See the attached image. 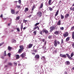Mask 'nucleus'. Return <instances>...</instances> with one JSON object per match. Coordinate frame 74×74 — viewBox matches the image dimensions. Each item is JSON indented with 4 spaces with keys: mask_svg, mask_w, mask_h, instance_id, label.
<instances>
[{
    "mask_svg": "<svg viewBox=\"0 0 74 74\" xmlns=\"http://www.w3.org/2000/svg\"><path fill=\"white\" fill-rule=\"evenodd\" d=\"M19 4H21V0H19Z\"/></svg>",
    "mask_w": 74,
    "mask_h": 74,
    "instance_id": "nucleus-47",
    "label": "nucleus"
},
{
    "mask_svg": "<svg viewBox=\"0 0 74 74\" xmlns=\"http://www.w3.org/2000/svg\"><path fill=\"white\" fill-rule=\"evenodd\" d=\"M18 12H19V11H17L16 12V14H18Z\"/></svg>",
    "mask_w": 74,
    "mask_h": 74,
    "instance_id": "nucleus-61",
    "label": "nucleus"
},
{
    "mask_svg": "<svg viewBox=\"0 0 74 74\" xmlns=\"http://www.w3.org/2000/svg\"><path fill=\"white\" fill-rule=\"evenodd\" d=\"M22 19H20L19 20V23H21V22H22Z\"/></svg>",
    "mask_w": 74,
    "mask_h": 74,
    "instance_id": "nucleus-45",
    "label": "nucleus"
},
{
    "mask_svg": "<svg viewBox=\"0 0 74 74\" xmlns=\"http://www.w3.org/2000/svg\"><path fill=\"white\" fill-rule=\"evenodd\" d=\"M33 44H29L28 45H27V47H28V48H31L33 47Z\"/></svg>",
    "mask_w": 74,
    "mask_h": 74,
    "instance_id": "nucleus-9",
    "label": "nucleus"
},
{
    "mask_svg": "<svg viewBox=\"0 0 74 74\" xmlns=\"http://www.w3.org/2000/svg\"><path fill=\"white\" fill-rule=\"evenodd\" d=\"M41 58L43 60H44L45 61V56H43L41 57Z\"/></svg>",
    "mask_w": 74,
    "mask_h": 74,
    "instance_id": "nucleus-24",
    "label": "nucleus"
},
{
    "mask_svg": "<svg viewBox=\"0 0 74 74\" xmlns=\"http://www.w3.org/2000/svg\"><path fill=\"white\" fill-rule=\"evenodd\" d=\"M18 20H19V16H18V17H16V21H18Z\"/></svg>",
    "mask_w": 74,
    "mask_h": 74,
    "instance_id": "nucleus-43",
    "label": "nucleus"
},
{
    "mask_svg": "<svg viewBox=\"0 0 74 74\" xmlns=\"http://www.w3.org/2000/svg\"><path fill=\"white\" fill-rule=\"evenodd\" d=\"M64 74H68L67 73V72H66V71H65V72L64 73Z\"/></svg>",
    "mask_w": 74,
    "mask_h": 74,
    "instance_id": "nucleus-51",
    "label": "nucleus"
},
{
    "mask_svg": "<svg viewBox=\"0 0 74 74\" xmlns=\"http://www.w3.org/2000/svg\"><path fill=\"white\" fill-rule=\"evenodd\" d=\"M1 59H4V57L2 56L1 57Z\"/></svg>",
    "mask_w": 74,
    "mask_h": 74,
    "instance_id": "nucleus-55",
    "label": "nucleus"
},
{
    "mask_svg": "<svg viewBox=\"0 0 74 74\" xmlns=\"http://www.w3.org/2000/svg\"><path fill=\"white\" fill-rule=\"evenodd\" d=\"M34 8H36V6L35 5H34L33 6L31 11V14H32V13L33 12V11H34Z\"/></svg>",
    "mask_w": 74,
    "mask_h": 74,
    "instance_id": "nucleus-11",
    "label": "nucleus"
},
{
    "mask_svg": "<svg viewBox=\"0 0 74 74\" xmlns=\"http://www.w3.org/2000/svg\"><path fill=\"white\" fill-rule=\"evenodd\" d=\"M52 36H51L50 35L49 36L48 38L49 39H52Z\"/></svg>",
    "mask_w": 74,
    "mask_h": 74,
    "instance_id": "nucleus-28",
    "label": "nucleus"
},
{
    "mask_svg": "<svg viewBox=\"0 0 74 74\" xmlns=\"http://www.w3.org/2000/svg\"><path fill=\"white\" fill-rule=\"evenodd\" d=\"M10 23H8V26H10Z\"/></svg>",
    "mask_w": 74,
    "mask_h": 74,
    "instance_id": "nucleus-62",
    "label": "nucleus"
},
{
    "mask_svg": "<svg viewBox=\"0 0 74 74\" xmlns=\"http://www.w3.org/2000/svg\"><path fill=\"white\" fill-rule=\"evenodd\" d=\"M21 58H24L26 56V53H23L21 55Z\"/></svg>",
    "mask_w": 74,
    "mask_h": 74,
    "instance_id": "nucleus-12",
    "label": "nucleus"
},
{
    "mask_svg": "<svg viewBox=\"0 0 74 74\" xmlns=\"http://www.w3.org/2000/svg\"><path fill=\"white\" fill-rule=\"evenodd\" d=\"M19 47L20 48V49H24V46L23 45H20L19 46Z\"/></svg>",
    "mask_w": 74,
    "mask_h": 74,
    "instance_id": "nucleus-15",
    "label": "nucleus"
},
{
    "mask_svg": "<svg viewBox=\"0 0 74 74\" xmlns=\"http://www.w3.org/2000/svg\"><path fill=\"white\" fill-rule=\"evenodd\" d=\"M42 3L40 5V7L38 8L39 10H40V9H41L43 7V3Z\"/></svg>",
    "mask_w": 74,
    "mask_h": 74,
    "instance_id": "nucleus-13",
    "label": "nucleus"
},
{
    "mask_svg": "<svg viewBox=\"0 0 74 74\" xmlns=\"http://www.w3.org/2000/svg\"><path fill=\"white\" fill-rule=\"evenodd\" d=\"M65 64L66 65H69V64H70V62H69V61H67L66 62Z\"/></svg>",
    "mask_w": 74,
    "mask_h": 74,
    "instance_id": "nucleus-16",
    "label": "nucleus"
},
{
    "mask_svg": "<svg viewBox=\"0 0 74 74\" xmlns=\"http://www.w3.org/2000/svg\"><path fill=\"white\" fill-rule=\"evenodd\" d=\"M59 10H58L56 13L55 16H56L57 15L59 14Z\"/></svg>",
    "mask_w": 74,
    "mask_h": 74,
    "instance_id": "nucleus-18",
    "label": "nucleus"
},
{
    "mask_svg": "<svg viewBox=\"0 0 74 74\" xmlns=\"http://www.w3.org/2000/svg\"><path fill=\"white\" fill-rule=\"evenodd\" d=\"M17 31H18V32H19V28H17Z\"/></svg>",
    "mask_w": 74,
    "mask_h": 74,
    "instance_id": "nucleus-63",
    "label": "nucleus"
},
{
    "mask_svg": "<svg viewBox=\"0 0 74 74\" xmlns=\"http://www.w3.org/2000/svg\"><path fill=\"white\" fill-rule=\"evenodd\" d=\"M66 55L67 58H68L70 60H71V59H72V58L71 57L74 56V54L73 53H72L71 54V57H70V55L68 53L66 54Z\"/></svg>",
    "mask_w": 74,
    "mask_h": 74,
    "instance_id": "nucleus-1",
    "label": "nucleus"
},
{
    "mask_svg": "<svg viewBox=\"0 0 74 74\" xmlns=\"http://www.w3.org/2000/svg\"><path fill=\"white\" fill-rule=\"evenodd\" d=\"M72 70H74V67L72 68Z\"/></svg>",
    "mask_w": 74,
    "mask_h": 74,
    "instance_id": "nucleus-64",
    "label": "nucleus"
},
{
    "mask_svg": "<svg viewBox=\"0 0 74 74\" xmlns=\"http://www.w3.org/2000/svg\"><path fill=\"white\" fill-rule=\"evenodd\" d=\"M8 65H5V67H8Z\"/></svg>",
    "mask_w": 74,
    "mask_h": 74,
    "instance_id": "nucleus-60",
    "label": "nucleus"
},
{
    "mask_svg": "<svg viewBox=\"0 0 74 74\" xmlns=\"http://www.w3.org/2000/svg\"><path fill=\"white\" fill-rule=\"evenodd\" d=\"M54 52L55 53H57V50L56 49L54 51Z\"/></svg>",
    "mask_w": 74,
    "mask_h": 74,
    "instance_id": "nucleus-49",
    "label": "nucleus"
},
{
    "mask_svg": "<svg viewBox=\"0 0 74 74\" xmlns=\"http://www.w3.org/2000/svg\"><path fill=\"white\" fill-rule=\"evenodd\" d=\"M23 51V49H19V53H22V52Z\"/></svg>",
    "mask_w": 74,
    "mask_h": 74,
    "instance_id": "nucleus-22",
    "label": "nucleus"
},
{
    "mask_svg": "<svg viewBox=\"0 0 74 74\" xmlns=\"http://www.w3.org/2000/svg\"><path fill=\"white\" fill-rule=\"evenodd\" d=\"M61 21L60 20H59L58 22V23H57V25H59V26H60V25H61Z\"/></svg>",
    "mask_w": 74,
    "mask_h": 74,
    "instance_id": "nucleus-23",
    "label": "nucleus"
},
{
    "mask_svg": "<svg viewBox=\"0 0 74 74\" xmlns=\"http://www.w3.org/2000/svg\"><path fill=\"white\" fill-rule=\"evenodd\" d=\"M72 46L73 48L74 49V42H73L72 44Z\"/></svg>",
    "mask_w": 74,
    "mask_h": 74,
    "instance_id": "nucleus-42",
    "label": "nucleus"
},
{
    "mask_svg": "<svg viewBox=\"0 0 74 74\" xmlns=\"http://www.w3.org/2000/svg\"><path fill=\"white\" fill-rule=\"evenodd\" d=\"M59 33V31H56L54 33V34L56 35H58Z\"/></svg>",
    "mask_w": 74,
    "mask_h": 74,
    "instance_id": "nucleus-14",
    "label": "nucleus"
},
{
    "mask_svg": "<svg viewBox=\"0 0 74 74\" xmlns=\"http://www.w3.org/2000/svg\"><path fill=\"white\" fill-rule=\"evenodd\" d=\"M61 19H64V16L62 15V14H61Z\"/></svg>",
    "mask_w": 74,
    "mask_h": 74,
    "instance_id": "nucleus-27",
    "label": "nucleus"
},
{
    "mask_svg": "<svg viewBox=\"0 0 74 74\" xmlns=\"http://www.w3.org/2000/svg\"><path fill=\"white\" fill-rule=\"evenodd\" d=\"M64 41L63 39H61V44H64V41Z\"/></svg>",
    "mask_w": 74,
    "mask_h": 74,
    "instance_id": "nucleus-31",
    "label": "nucleus"
},
{
    "mask_svg": "<svg viewBox=\"0 0 74 74\" xmlns=\"http://www.w3.org/2000/svg\"><path fill=\"white\" fill-rule=\"evenodd\" d=\"M8 65H10V66H11L12 65V63H11V62H8Z\"/></svg>",
    "mask_w": 74,
    "mask_h": 74,
    "instance_id": "nucleus-44",
    "label": "nucleus"
},
{
    "mask_svg": "<svg viewBox=\"0 0 74 74\" xmlns=\"http://www.w3.org/2000/svg\"><path fill=\"white\" fill-rule=\"evenodd\" d=\"M69 16V14H66L65 16V18H67Z\"/></svg>",
    "mask_w": 74,
    "mask_h": 74,
    "instance_id": "nucleus-19",
    "label": "nucleus"
},
{
    "mask_svg": "<svg viewBox=\"0 0 74 74\" xmlns=\"http://www.w3.org/2000/svg\"><path fill=\"white\" fill-rule=\"evenodd\" d=\"M63 36L64 37H67V36H69V33H68V32H65Z\"/></svg>",
    "mask_w": 74,
    "mask_h": 74,
    "instance_id": "nucleus-7",
    "label": "nucleus"
},
{
    "mask_svg": "<svg viewBox=\"0 0 74 74\" xmlns=\"http://www.w3.org/2000/svg\"><path fill=\"white\" fill-rule=\"evenodd\" d=\"M8 56H9V57H10L11 56V53H9L8 54Z\"/></svg>",
    "mask_w": 74,
    "mask_h": 74,
    "instance_id": "nucleus-41",
    "label": "nucleus"
},
{
    "mask_svg": "<svg viewBox=\"0 0 74 74\" xmlns=\"http://www.w3.org/2000/svg\"><path fill=\"white\" fill-rule=\"evenodd\" d=\"M3 17V14H1L0 16V18H2Z\"/></svg>",
    "mask_w": 74,
    "mask_h": 74,
    "instance_id": "nucleus-54",
    "label": "nucleus"
},
{
    "mask_svg": "<svg viewBox=\"0 0 74 74\" xmlns=\"http://www.w3.org/2000/svg\"><path fill=\"white\" fill-rule=\"evenodd\" d=\"M23 23H26V22H27V20H25L24 19L23 21Z\"/></svg>",
    "mask_w": 74,
    "mask_h": 74,
    "instance_id": "nucleus-35",
    "label": "nucleus"
},
{
    "mask_svg": "<svg viewBox=\"0 0 74 74\" xmlns=\"http://www.w3.org/2000/svg\"><path fill=\"white\" fill-rule=\"evenodd\" d=\"M37 50H38L37 49H36V50L33 49V51H34L35 53H36L37 52H38L37 51Z\"/></svg>",
    "mask_w": 74,
    "mask_h": 74,
    "instance_id": "nucleus-37",
    "label": "nucleus"
},
{
    "mask_svg": "<svg viewBox=\"0 0 74 74\" xmlns=\"http://www.w3.org/2000/svg\"><path fill=\"white\" fill-rule=\"evenodd\" d=\"M72 38L73 40H74V32H72Z\"/></svg>",
    "mask_w": 74,
    "mask_h": 74,
    "instance_id": "nucleus-26",
    "label": "nucleus"
},
{
    "mask_svg": "<svg viewBox=\"0 0 74 74\" xmlns=\"http://www.w3.org/2000/svg\"><path fill=\"white\" fill-rule=\"evenodd\" d=\"M8 50H9L10 51H11V49H12V47H10V46H8Z\"/></svg>",
    "mask_w": 74,
    "mask_h": 74,
    "instance_id": "nucleus-25",
    "label": "nucleus"
},
{
    "mask_svg": "<svg viewBox=\"0 0 74 74\" xmlns=\"http://www.w3.org/2000/svg\"><path fill=\"white\" fill-rule=\"evenodd\" d=\"M33 29L34 30H36V29H37V27H34Z\"/></svg>",
    "mask_w": 74,
    "mask_h": 74,
    "instance_id": "nucleus-46",
    "label": "nucleus"
},
{
    "mask_svg": "<svg viewBox=\"0 0 74 74\" xmlns=\"http://www.w3.org/2000/svg\"><path fill=\"white\" fill-rule=\"evenodd\" d=\"M37 29H38V30H39V27H38V26H37Z\"/></svg>",
    "mask_w": 74,
    "mask_h": 74,
    "instance_id": "nucleus-59",
    "label": "nucleus"
},
{
    "mask_svg": "<svg viewBox=\"0 0 74 74\" xmlns=\"http://www.w3.org/2000/svg\"><path fill=\"white\" fill-rule=\"evenodd\" d=\"M71 30H74V26L71 27Z\"/></svg>",
    "mask_w": 74,
    "mask_h": 74,
    "instance_id": "nucleus-38",
    "label": "nucleus"
},
{
    "mask_svg": "<svg viewBox=\"0 0 74 74\" xmlns=\"http://www.w3.org/2000/svg\"><path fill=\"white\" fill-rule=\"evenodd\" d=\"M15 56H16V59H19V55L18 54H16L15 55Z\"/></svg>",
    "mask_w": 74,
    "mask_h": 74,
    "instance_id": "nucleus-29",
    "label": "nucleus"
},
{
    "mask_svg": "<svg viewBox=\"0 0 74 74\" xmlns=\"http://www.w3.org/2000/svg\"><path fill=\"white\" fill-rule=\"evenodd\" d=\"M3 44H4V42H2L1 43H0V47L1 45H3Z\"/></svg>",
    "mask_w": 74,
    "mask_h": 74,
    "instance_id": "nucleus-48",
    "label": "nucleus"
},
{
    "mask_svg": "<svg viewBox=\"0 0 74 74\" xmlns=\"http://www.w3.org/2000/svg\"><path fill=\"white\" fill-rule=\"evenodd\" d=\"M11 13L12 14H14L15 13V10H11Z\"/></svg>",
    "mask_w": 74,
    "mask_h": 74,
    "instance_id": "nucleus-20",
    "label": "nucleus"
},
{
    "mask_svg": "<svg viewBox=\"0 0 74 74\" xmlns=\"http://www.w3.org/2000/svg\"><path fill=\"white\" fill-rule=\"evenodd\" d=\"M14 65H15V66H16V65H17V63H15V62H14Z\"/></svg>",
    "mask_w": 74,
    "mask_h": 74,
    "instance_id": "nucleus-52",
    "label": "nucleus"
},
{
    "mask_svg": "<svg viewBox=\"0 0 74 74\" xmlns=\"http://www.w3.org/2000/svg\"><path fill=\"white\" fill-rule=\"evenodd\" d=\"M61 30H63L64 29V27H62L61 28H60Z\"/></svg>",
    "mask_w": 74,
    "mask_h": 74,
    "instance_id": "nucleus-50",
    "label": "nucleus"
},
{
    "mask_svg": "<svg viewBox=\"0 0 74 74\" xmlns=\"http://www.w3.org/2000/svg\"><path fill=\"white\" fill-rule=\"evenodd\" d=\"M52 2L51 0H49V2H48V4L49 5H51L52 4V3H51V2Z\"/></svg>",
    "mask_w": 74,
    "mask_h": 74,
    "instance_id": "nucleus-17",
    "label": "nucleus"
},
{
    "mask_svg": "<svg viewBox=\"0 0 74 74\" xmlns=\"http://www.w3.org/2000/svg\"><path fill=\"white\" fill-rule=\"evenodd\" d=\"M34 58L36 59H40V55L38 54L36 55L35 56Z\"/></svg>",
    "mask_w": 74,
    "mask_h": 74,
    "instance_id": "nucleus-8",
    "label": "nucleus"
},
{
    "mask_svg": "<svg viewBox=\"0 0 74 74\" xmlns=\"http://www.w3.org/2000/svg\"><path fill=\"white\" fill-rule=\"evenodd\" d=\"M21 30H22L23 29V23H22L21 24Z\"/></svg>",
    "mask_w": 74,
    "mask_h": 74,
    "instance_id": "nucleus-32",
    "label": "nucleus"
},
{
    "mask_svg": "<svg viewBox=\"0 0 74 74\" xmlns=\"http://www.w3.org/2000/svg\"><path fill=\"white\" fill-rule=\"evenodd\" d=\"M36 15L39 18L41 17L42 16V13L41 12H37Z\"/></svg>",
    "mask_w": 74,
    "mask_h": 74,
    "instance_id": "nucleus-3",
    "label": "nucleus"
},
{
    "mask_svg": "<svg viewBox=\"0 0 74 74\" xmlns=\"http://www.w3.org/2000/svg\"><path fill=\"white\" fill-rule=\"evenodd\" d=\"M41 41L42 42H44L45 41V39H41Z\"/></svg>",
    "mask_w": 74,
    "mask_h": 74,
    "instance_id": "nucleus-36",
    "label": "nucleus"
},
{
    "mask_svg": "<svg viewBox=\"0 0 74 74\" xmlns=\"http://www.w3.org/2000/svg\"><path fill=\"white\" fill-rule=\"evenodd\" d=\"M74 3L72 5V7L70 8V10L71 11H74V7H74Z\"/></svg>",
    "mask_w": 74,
    "mask_h": 74,
    "instance_id": "nucleus-10",
    "label": "nucleus"
},
{
    "mask_svg": "<svg viewBox=\"0 0 74 74\" xmlns=\"http://www.w3.org/2000/svg\"><path fill=\"white\" fill-rule=\"evenodd\" d=\"M26 28H27L26 27H24L23 28V30H25V29H26Z\"/></svg>",
    "mask_w": 74,
    "mask_h": 74,
    "instance_id": "nucleus-56",
    "label": "nucleus"
},
{
    "mask_svg": "<svg viewBox=\"0 0 74 74\" xmlns=\"http://www.w3.org/2000/svg\"><path fill=\"white\" fill-rule=\"evenodd\" d=\"M29 11V8H25V10H24L25 12H27V11Z\"/></svg>",
    "mask_w": 74,
    "mask_h": 74,
    "instance_id": "nucleus-21",
    "label": "nucleus"
},
{
    "mask_svg": "<svg viewBox=\"0 0 74 74\" xmlns=\"http://www.w3.org/2000/svg\"><path fill=\"white\" fill-rule=\"evenodd\" d=\"M4 56H6V53H4Z\"/></svg>",
    "mask_w": 74,
    "mask_h": 74,
    "instance_id": "nucleus-57",
    "label": "nucleus"
},
{
    "mask_svg": "<svg viewBox=\"0 0 74 74\" xmlns=\"http://www.w3.org/2000/svg\"><path fill=\"white\" fill-rule=\"evenodd\" d=\"M39 24H40V23H36V24L35 25V26H37V25H39Z\"/></svg>",
    "mask_w": 74,
    "mask_h": 74,
    "instance_id": "nucleus-40",
    "label": "nucleus"
},
{
    "mask_svg": "<svg viewBox=\"0 0 74 74\" xmlns=\"http://www.w3.org/2000/svg\"><path fill=\"white\" fill-rule=\"evenodd\" d=\"M59 44H60V42L59 41H57V40H55L54 43V45L55 47H57L58 45H59Z\"/></svg>",
    "mask_w": 74,
    "mask_h": 74,
    "instance_id": "nucleus-2",
    "label": "nucleus"
},
{
    "mask_svg": "<svg viewBox=\"0 0 74 74\" xmlns=\"http://www.w3.org/2000/svg\"><path fill=\"white\" fill-rule=\"evenodd\" d=\"M35 54H36V53H32V54L33 55H34H34H35Z\"/></svg>",
    "mask_w": 74,
    "mask_h": 74,
    "instance_id": "nucleus-53",
    "label": "nucleus"
},
{
    "mask_svg": "<svg viewBox=\"0 0 74 74\" xmlns=\"http://www.w3.org/2000/svg\"><path fill=\"white\" fill-rule=\"evenodd\" d=\"M50 32H52L55 29V27L54 26H51L50 28Z\"/></svg>",
    "mask_w": 74,
    "mask_h": 74,
    "instance_id": "nucleus-4",
    "label": "nucleus"
},
{
    "mask_svg": "<svg viewBox=\"0 0 74 74\" xmlns=\"http://www.w3.org/2000/svg\"><path fill=\"white\" fill-rule=\"evenodd\" d=\"M69 40H70V37H68L66 39V41H69Z\"/></svg>",
    "mask_w": 74,
    "mask_h": 74,
    "instance_id": "nucleus-30",
    "label": "nucleus"
},
{
    "mask_svg": "<svg viewBox=\"0 0 74 74\" xmlns=\"http://www.w3.org/2000/svg\"><path fill=\"white\" fill-rule=\"evenodd\" d=\"M37 31H35L33 33L34 34V35L35 36V35H36L37 34Z\"/></svg>",
    "mask_w": 74,
    "mask_h": 74,
    "instance_id": "nucleus-34",
    "label": "nucleus"
},
{
    "mask_svg": "<svg viewBox=\"0 0 74 74\" xmlns=\"http://www.w3.org/2000/svg\"><path fill=\"white\" fill-rule=\"evenodd\" d=\"M49 8L50 11H52L53 10V9H52V8H51V7H49Z\"/></svg>",
    "mask_w": 74,
    "mask_h": 74,
    "instance_id": "nucleus-33",
    "label": "nucleus"
},
{
    "mask_svg": "<svg viewBox=\"0 0 74 74\" xmlns=\"http://www.w3.org/2000/svg\"><path fill=\"white\" fill-rule=\"evenodd\" d=\"M40 34H41V35H42V32H40Z\"/></svg>",
    "mask_w": 74,
    "mask_h": 74,
    "instance_id": "nucleus-58",
    "label": "nucleus"
},
{
    "mask_svg": "<svg viewBox=\"0 0 74 74\" xmlns=\"http://www.w3.org/2000/svg\"><path fill=\"white\" fill-rule=\"evenodd\" d=\"M43 33H45L46 34H48L49 33V32L45 29H44L42 30Z\"/></svg>",
    "mask_w": 74,
    "mask_h": 74,
    "instance_id": "nucleus-5",
    "label": "nucleus"
},
{
    "mask_svg": "<svg viewBox=\"0 0 74 74\" xmlns=\"http://www.w3.org/2000/svg\"><path fill=\"white\" fill-rule=\"evenodd\" d=\"M60 57H62V58H64L66 59V58H67V56L66 54H60Z\"/></svg>",
    "mask_w": 74,
    "mask_h": 74,
    "instance_id": "nucleus-6",
    "label": "nucleus"
},
{
    "mask_svg": "<svg viewBox=\"0 0 74 74\" xmlns=\"http://www.w3.org/2000/svg\"><path fill=\"white\" fill-rule=\"evenodd\" d=\"M12 42V43H15V42H16V40H15L14 41V40H13Z\"/></svg>",
    "mask_w": 74,
    "mask_h": 74,
    "instance_id": "nucleus-39",
    "label": "nucleus"
}]
</instances>
